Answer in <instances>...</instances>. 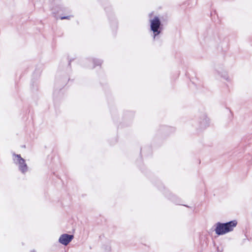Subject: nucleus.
Returning a JSON list of instances; mask_svg holds the SVG:
<instances>
[{
    "mask_svg": "<svg viewBox=\"0 0 252 252\" xmlns=\"http://www.w3.org/2000/svg\"><path fill=\"white\" fill-rule=\"evenodd\" d=\"M237 223L236 220H233L225 223L218 222L216 223L215 232L218 235H222L231 232L237 226Z\"/></svg>",
    "mask_w": 252,
    "mask_h": 252,
    "instance_id": "1",
    "label": "nucleus"
},
{
    "mask_svg": "<svg viewBox=\"0 0 252 252\" xmlns=\"http://www.w3.org/2000/svg\"><path fill=\"white\" fill-rule=\"evenodd\" d=\"M13 156V161L15 164L18 165L19 170L23 174L28 171V167L26 163L25 160L20 155L14 153Z\"/></svg>",
    "mask_w": 252,
    "mask_h": 252,
    "instance_id": "2",
    "label": "nucleus"
},
{
    "mask_svg": "<svg viewBox=\"0 0 252 252\" xmlns=\"http://www.w3.org/2000/svg\"><path fill=\"white\" fill-rule=\"evenodd\" d=\"M151 30L154 33V38L160 32L161 22L159 19L156 16L153 20H151Z\"/></svg>",
    "mask_w": 252,
    "mask_h": 252,
    "instance_id": "3",
    "label": "nucleus"
},
{
    "mask_svg": "<svg viewBox=\"0 0 252 252\" xmlns=\"http://www.w3.org/2000/svg\"><path fill=\"white\" fill-rule=\"evenodd\" d=\"M73 237V235L63 234L60 237L59 242L64 246H67L72 241Z\"/></svg>",
    "mask_w": 252,
    "mask_h": 252,
    "instance_id": "4",
    "label": "nucleus"
},
{
    "mask_svg": "<svg viewBox=\"0 0 252 252\" xmlns=\"http://www.w3.org/2000/svg\"><path fill=\"white\" fill-rule=\"evenodd\" d=\"M202 121H200V127L202 128H205L208 126L209 120L205 115L202 116Z\"/></svg>",
    "mask_w": 252,
    "mask_h": 252,
    "instance_id": "5",
    "label": "nucleus"
},
{
    "mask_svg": "<svg viewBox=\"0 0 252 252\" xmlns=\"http://www.w3.org/2000/svg\"><path fill=\"white\" fill-rule=\"evenodd\" d=\"M90 61L91 62V61ZM91 62L93 63V65L89 66L91 68H94L96 65H99L102 63V61L100 60L92 59Z\"/></svg>",
    "mask_w": 252,
    "mask_h": 252,
    "instance_id": "6",
    "label": "nucleus"
},
{
    "mask_svg": "<svg viewBox=\"0 0 252 252\" xmlns=\"http://www.w3.org/2000/svg\"><path fill=\"white\" fill-rule=\"evenodd\" d=\"M218 73L220 75L221 77H222L226 81H227V82H231V79L229 78L227 73L226 72H218Z\"/></svg>",
    "mask_w": 252,
    "mask_h": 252,
    "instance_id": "7",
    "label": "nucleus"
},
{
    "mask_svg": "<svg viewBox=\"0 0 252 252\" xmlns=\"http://www.w3.org/2000/svg\"><path fill=\"white\" fill-rule=\"evenodd\" d=\"M70 17V16H63L61 17V19L63 20V19H69V18Z\"/></svg>",
    "mask_w": 252,
    "mask_h": 252,
    "instance_id": "8",
    "label": "nucleus"
},
{
    "mask_svg": "<svg viewBox=\"0 0 252 252\" xmlns=\"http://www.w3.org/2000/svg\"><path fill=\"white\" fill-rule=\"evenodd\" d=\"M32 252H35V251H32Z\"/></svg>",
    "mask_w": 252,
    "mask_h": 252,
    "instance_id": "9",
    "label": "nucleus"
}]
</instances>
